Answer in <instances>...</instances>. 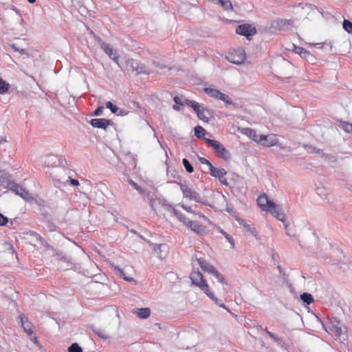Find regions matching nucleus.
I'll return each instance as SVG.
<instances>
[{
    "mask_svg": "<svg viewBox=\"0 0 352 352\" xmlns=\"http://www.w3.org/2000/svg\"><path fill=\"white\" fill-rule=\"evenodd\" d=\"M10 46L12 48V50H13L14 52H19L21 54H28V52L26 50L19 49L16 47V45L15 44H11Z\"/></svg>",
    "mask_w": 352,
    "mask_h": 352,
    "instance_id": "a18cd8bd",
    "label": "nucleus"
},
{
    "mask_svg": "<svg viewBox=\"0 0 352 352\" xmlns=\"http://www.w3.org/2000/svg\"><path fill=\"white\" fill-rule=\"evenodd\" d=\"M8 222V218L0 213V226L6 225Z\"/></svg>",
    "mask_w": 352,
    "mask_h": 352,
    "instance_id": "49530a36",
    "label": "nucleus"
},
{
    "mask_svg": "<svg viewBox=\"0 0 352 352\" xmlns=\"http://www.w3.org/2000/svg\"><path fill=\"white\" fill-rule=\"evenodd\" d=\"M264 331L267 333V335H268L271 338H272V339L274 340V341L275 342H276V341H278V340L279 338H278L276 335H275L274 333H273L272 332H271V331H268L267 328H265V329H264Z\"/></svg>",
    "mask_w": 352,
    "mask_h": 352,
    "instance_id": "09e8293b",
    "label": "nucleus"
},
{
    "mask_svg": "<svg viewBox=\"0 0 352 352\" xmlns=\"http://www.w3.org/2000/svg\"><path fill=\"white\" fill-rule=\"evenodd\" d=\"M329 329L334 333L337 336H340L342 333V329L338 325L331 324L329 327Z\"/></svg>",
    "mask_w": 352,
    "mask_h": 352,
    "instance_id": "c9c22d12",
    "label": "nucleus"
},
{
    "mask_svg": "<svg viewBox=\"0 0 352 352\" xmlns=\"http://www.w3.org/2000/svg\"><path fill=\"white\" fill-rule=\"evenodd\" d=\"M123 71H131L135 72L137 75L140 74H149L150 72L148 70L147 67L144 63H142L140 61L133 59L129 58L125 61V68H124V65H122Z\"/></svg>",
    "mask_w": 352,
    "mask_h": 352,
    "instance_id": "20e7f679",
    "label": "nucleus"
},
{
    "mask_svg": "<svg viewBox=\"0 0 352 352\" xmlns=\"http://www.w3.org/2000/svg\"><path fill=\"white\" fill-rule=\"evenodd\" d=\"M162 205L165 207L167 210H171L173 212V208H174L171 204H170L167 200L163 199L161 202Z\"/></svg>",
    "mask_w": 352,
    "mask_h": 352,
    "instance_id": "3c124183",
    "label": "nucleus"
},
{
    "mask_svg": "<svg viewBox=\"0 0 352 352\" xmlns=\"http://www.w3.org/2000/svg\"><path fill=\"white\" fill-rule=\"evenodd\" d=\"M19 318L21 320V326L23 328L24 331L30 336L33 334L32 323L29 322L28 319L22 315H21Z\"/></svg>",
    "mask_w": 352,
    "mask_h": 352,
    "instance_id": "aec40b11",
    "label": "nucleus"
},
{
    "mask_svg": "<svg viewBox=\"0 0 352 352\" xmlns=\"http://www.w3.org/2000/svg\"><path fill=\"white\" fill-rule=\"evenodd\" d=\"M95 333L102 339L107 340L109 338V336H107L104 332L100 330L95 331Z\"/></svg>",
    "mask_w": 352,
    "mask_h": 352,
    "instance_id": "de8ad7c7",
    "label": "nucleus"
},
{
    "mask_svg": "<svg viewBox=\"0 0 352 352\" xmlns=\"http://www.w3.org/2000/svg\"><path fill=\"white\" fill-rule=\"evenodd\" d=\"M190 278L192 281V284L198 287L217 305L225 309L228 312H230V310L214 296L212 292L210 291L208 284L199 270H193L190 274Z\"/></svg>",
    "mask_w": 352,
    "mask_h": 352,
    "instance_id": "f257e3e1",
    "label": "nucleus"
},
{
    "mask_svg": "<svg viewBox=\"0 0 352 352\" xmlns=\"http://www.w3.org/2000/svg\"><path fill=\"white\" fill-rule=\"evenodd\" d=\"M257 204L258 207L263 210V211H267L270 208V207H272L274 206V201L269 199L267 196L265 194L260 195L257 200Z\"/></svg>",
    "mask_w": 352,
    "mask_h": 352,
    "instance_id": "ddd939ff",
    "label": "nucleus"
},
{
    "mask_svg": "<svg viewBox=\"0 0 352 352\" xmlns=\"http://www.w3.org/2000/svg\"><path fill=\"white\" fill-rule=\"evenodd\" d=\"M294 52L307 61L311 60L314 58V56L309 51L302 47L294 45Z\"/></svg>",
    "mask_w": 352,
    "mask_h": 352,
    "instance_id": "dca6fc26",
    "label": "nucleus"
},
{
    "mask_svg": "<svg viewBox=\"0 0 352 352\" xmlns=\"http://www.w3.org/2000/svg\"><path fill=\"white\" fill-rule=\"evenodd\" d=\"M131 184L133 185V186L139 192H142V188L140 187L135 182L133 181H131Z\"/></svg>",
    "mask_w": 352,
    "mask_h": 352,
    "instance_id": "bf43d9fd",
    "label": "nucleus"
},
{
    "mask_svg": "<svg viewBox=\"0 0 352 352\" xmlns=\"http://www.w3.org/2000/svg\"><path fill=\"white\" fill-rule=\"evenodd\" d=\"M342 26L346 32L352 34V23L350 21L344 19L342 23Z\"/></svg>",
    "mask_w": 352,
    "mask_h": 352,
    "instance_id": "473e14b6",
    "label": "nucleus"
},
{
    "mask_svg": "<svg viewBox=\"0 0 352 352\" xmlns=\"http://www.w3.org/2000/svg\"><path fill=\"white\" fill-rule=\"evenodd\" d=\"M30 235H31V236H35V237H36V241H37L38 243H40V242L43 240V238L40 234H37V233H36V232H31Z\"/></svg>",
    "mask_w": 352,
    "mask_h": 352,
    "instance_id": "5fc2aeb1",
    "label": "nucleus"
},
{
    "mask_svg": "<svg viewBox=\"0 0 352 352\" xmlns=\"http://www.w3.org/2000/svg\"><path fill=\"white\" fill-rule=\"evenodd\" d=\"M331 256L336 257L332 261H330L332 264L338 265L339 264L340 261L344 257L343 253L339 250H333L331 252Z\"/></svg>",
    "mask_w": 352,
    "mask_h": 352,
    "instance_id": "5701e85b",
    "label": "nucleus"
},
{
    "mask_svg": "<svg viewBox=\"0 0 352 352\" xmlns=\"http://www.w3.org/2000/svg\"><path fill=\"white\" fill-rule=\"evenodd\" d=\"M91 34H94L95 40L100 45L101 49L109 56V57L112 59L122 69H123L122 65L119 63V55L116 50H114L109 44L104 42L101 38L95 35L92 31H91Z\"/></svg>",
    "mask_w": 352,
    "mask_h": 352,
    "instance_id": "39448f33",
    "label": "nucleus"
},
{
    "mask_svg": "<svg viewBox=\"0 0 352 352\" xmlns=\"http://www.w3.org/2000/svg\"><path fill=\"white\" fill-rule=\"evenodd\" d=\"M179 187L182 192L183 197L190 201L201 204L204 206H210L207 201H204L201 195L188 186L186 184L179 183Z\"/></svg>",
    "mask_w": 352,
    "mask_h": 352,
    "instance_id": "7ed1b4c3",
    "label": "nucleus"
},
{
    "mask_svg": "<svg viewBox=\"0 0 352 352\" xmlns=\"http://www.w3.org/2000/svg\"><path fill=\"white\" fill-rule=\"evenodd\" d=\"M204 91L210 97L217 100L219 99V95L221 94V91L219 90L210 87L204 88Z\"/></svg>",
    "mask_w": 352,
    "mask_h": 352,
    "instance_id": "b1692460",
    "label": "nucleus"
},
{
    "mask_svg": "<svg viewBox=\"0 0 352 352\" xmlns=\"http://www.w3.org/2000/svg\"><path fill=\"white\" fill-rule=\"evenodd\" d=\"M278 146L280 148V149L286 152H292L293 151V149L289 146H283L282 144H278Z\"/></svg>",
    "mask_w": 352,
    "mask_h": 352,
    "instance_id": "6e6d98bb",
    "label": "nucleus"
},
{
    "mask_svg": "<svg viewBox=\"0 0 352 352\" xmlns=\"http://www.w3.org/2000/svg\"><path fill=\"white\" fill-rule=\"evenodd\" d=\"M180 206L184 209L186 211H187L188 212H190V213H192L194 214H197L198 216L199 217H204L203 214H201V212H197L194 210H192V207L190 206H186L183 204H180Z\"/></svg>",
    "mask_w": 352,
    "mask_h": 352,
    "instance_id": "4c0bfd02",
    "label": "nucleus"
},
{
    "mask_svg": "<svg viewBox=\"0 0 352 352\" xmlns=\"http://www.w3.org/2000/svg\"><path fill=\"white\" fill-rule=\"evenodd\" d=\"M264 331L267 333V335H268L271 338H272V339L274 340V341L275 342H276V341H278V340L279 338H278L276 335H275L274 333H273L272 332H271V331H268L267 328H265V329H264Z\"/></svg>",
    "mask_w": 352,
    "mask_h": 352,
    "instance_id": "8fccbe9b",
    "label": "nucleus"
},
{
    "mask_svg": "<svg viewBox=\"0 0 352 352\" xmlns=\"http://www.w3.org/2000/svg\"><path fill=\"white\" fill-rule=\"evenodd\" d=\"M199 161L202 164H206L208 166V167H210V165H212L210 162H209L207 159L203 157H199Z\"/></svg>",
    "mask_w": 352,
    "mask_h": 352,
    "instance_id": "864d4df0",
    "label": "nucleus"
},
{
    "mask_svg": "<svg viewBox=\"0 0 352 352\" xmlns=\"http://www.w3.org/2000/svg\"><path fill=\"white\" fill-rule=\"evenodd\" d=\"M186 226L197 234H201L204 232V227L196 221L190 220L189 222H187Z\"/></svg>",
    "mask_w": 352,
    "mask_h": 352,
    "instance_id": "f3484780",
    "label": "nucleus"
},
{
    "mask_svg": "<svg viewBox=\"0 0 352 352\" xmlns=\"http://www.w3.org/2000/svg\"><path fill=\"white\" fill-rule=\"evenodd\" d=\"M184 104L190 107L196 113L198 118L205 122H209V118L213 117V111L207 107H204L202 104L195 100L186 99Z\"/></svg>",
    "mask_w": 352,
    "mask_h": 352,
    "instance_id": "f03ea898",
    "label": "nucleus"
},
{
    "mask_svg": "<svg viewBox=\"0 0 352 352\" xmlns=\"http://www.w3.org/2000/svg\"><path fill=\"white\" fill-rule=\"evenodd\" d=\"M222 285H228L225 278L215 269L212 274Z\"/></svg>",
    "mask_w": 352,
    "mask_h": 352,
    "instance_id": "7c9ffc66",
    "label": "nucleus"
},
{
    "mask_svg": "<svg viewBox=\"0 0 352 352\" xmlns=\"http://www.w3.org/2000/svg\"><path fill=\"white\" fill-rule=\"evenodd\" d=\"M68 352H82V349L78 343L75 342L68 348Z\"/></svg>",
    "mask_w": 352,
    "mask_h": 352,
    "instance_id": "e433bc0d",
    "label": "nucleus"
},
{
    "mask_svg": "<svg viewBox=\"0 0 352 352\" xmlns=\"http://www.w3.org/2000/svg\"><path fill=\"white\" fill-rule=\"evenodd\" d=\"M220 232L225 236V238L231 244L232 248H233L234 247V241L233 238L223 230H221Z\"/></svg>",
    "mask_w": 352,
    "mask_h": 352,
    "instance_id": "79ce46f5",
    "label": "nucleus"
},
{
    "mask_svg": "<svg viewBox=\"0 0 352 352\" xmlns=\"http://www.w3.org/2000/svg\"><path fill=\"white\" fill-rule=\"evenodd\" d=\"M278 271H279L280 275L285 276L284 270L280 265L278 266Z\"/></svg>",
    "mask_w": 352,
    "mask_h": 352,
    "instance_id": "774afa93",
    "label": "nucleus"
},
{
    "mask_svg": "<svg viewBox=\"0 0 352 352\" xmlns=\"http://www.w3.org/2000/svg\"><path fill=\"white\" fill-rule=\"evenodd\" d=\"M10 190L14 192L16 195L20 196L21 198H23L25 200H30L32 199V197L30 194L29 193L28 190L16 184L15 182L14 183H12L10 184Z\"/></svg>",
    "mask_w": 352,
    "mask_h": 352,
    "instance_id": "9d476101",
    "label": "nucleus"
},
{
    "mask_svg": "<svg viewBox=\"0 0 352 352\" xmlns=\"http://www.w3.org/2000/svg\"><path fill=\"white\" fill-rule=\"evenodd\" d=\"M205 141L215 151L217 155L225 160L230 159V152L217 140L206 138Z\"/></svg>",
    "mask_w": 352,
    "mask_h": 352,
    "instance_id": "423d86ee",
    "label": "nucleus"
},
{
    "mask_svg": "<svg viewBox=\"0 0 352 352\" xmlns=\"http://www.w3.org/2000/svg\"><path fill=\"white\" fill-rule=\"evenodd\" d=\"M235 32L237 34L244 36L248 39H250V36L256 34V30L255 27H253L252 25L248 23L238 25Z\"/></svg>",
    "mask_w": 352,
    "mask_h": 352,
    "instance_id": "6e6552de",
    "label": "nucleus"
},
{
    "mask_svg": "<svg viewBox=\"0 0 352 352\" xmlns=\"http://www.w3.org/2000/svg\"><path fill=\"white\" fill-rule=\"evenodd\" d=\"M104 110L102 106H99L92 113L93 116H100Z\"/></svg>",
    "mask_w": 352,
    "mask_h": 352,
    "instance_id": "603ef678",
    "label": "nucleus"
},
{
    "mask_svg": "<svg viewBox=\"0 0 352 352\" xmlns=\"http://www.w3.org/2000/svg\"><path fill=\"white\" fill-rule=\"evenodd\" d=\"M341 128L346 133L352 132V124L348 122H340Z\"/></svg>",
    "mask_w": 352,
    "mask_h": 352,
    "instance_id": "f704fd0d",
    "label": "nucleus"
},
{
    "mask_svg": "<svg viewBox=\"0 0 352 352\" xmlns=\"http://www.w3.org/2000/svg\"><path fill=\"white\" fill-rule=\"evenodd\" d=\"M278 345H279L280 347L282 348H286V343L283 341V339L280 338L278 339V341H276V342Z\"/></svg>",
    "mask_w": 352,
    "mask_h": 352,
    "instance_id": "13d9d810",
    "label": "nucleus"
},
{
    "mask_svg": "<svg viewBox=\"0 0 352 352\" xmlns=\"http://www.w3.org/2000/svg\"><path fill=\"white\" fill-rule=\"evenodd\" d=\"M137 316L142 319H146L150 316L151 310L149 308H140L135 311Z\"/></svg>",
    "mask_w": 352,
    "mask_h": 352,
    "instance_id": "393cba45",
    "label": "nucleus"
},
{
    "mask_svg": "<svg viewBox=\"0 0 352 352\" xmlns=\"http://www.w3.org/2000/svg\"><path fill=\"white\" fill-rule=\"evenodd\" d=\"M298 7H300V8H302V9H304L305 7H310V5H309V4H307V3L304 4V3H299V4L298 5Z\"/></svg>",
    "mask_w": 352,
    "mask_h": 352,
    "instance_id": "338daca9",
    "label": "nucleus"
},
{
    "mask_svg": "<svg viewBox=\"0 0 352 352\" xmlns=\"http://www.w3.org/2000/svg\"><path fill=\"white\" fill-rule=\"evenodd\" d=\"M245 52L243 48L239 47L230 52L227 59L229 62L235 65H241L245 60Z\"/></svg>",
    "mask_w": 352,
    "mask_h": 352,
    "instance_id": "0eeeda50",
    "label": "nucleus"
},
{
    "mask_svg": "<svg viewBox=\"0 0 352 352\" xmlns=\"http://www.w3.org/2000/svg\"><path fill=\"white\" fill-rule=\"evenodd\" d=\"M210 174L216 178H218L220 183L224 185H228L226 179L225 178V175L227 172L224 168H218L214 167L213 165H210L209 168Z\"/></svg>",
    "mask_w": 352,
    "mask_h": 352,
    "instance_id": "9b49d317",
    "label": "nucleus"
},
{
    "mask_svg": "<svg viewBox=\"0 0 352 352\" xmlns=\"http://www.w3.org/2000/svg\"><path fill=\"white\" fill-rule=\"evenodd\" d=\"M105 106L107 109H110L113 113H116L118 111V108L110 101L107 102Z\"/></svg>",
    "mask_w": 352,
    "mask_h": 352,
    "instance_id": "c03bdc74",
    "label": "nucleus"
},
{
    "mask_svg": "<svg viewBox=\"0 0 352 352\" xmlns=\"http://www.w3.org/2000/svg\"><path fill=\"white\" fill-rule=\"evenodd\" d=\"M124 279L128 282L135 283L136 280L132 277H124Z\"/></svg>",
    "mask_w": 352,
    "mask_h": 352,
    "instance_id": "e2e57ef3",
    "label": "nucleus"
},
{
    "mask_svg": "<svg viewBox=\"0 0 352 352\" xmlns=\"http://www.w3.org/2000/svg\"><path fill=\"white\" fill-rule=\"evenodd\" d=\"M278 139L276 138V135L274 134H269V135H260L258 139V144L261 145L270 147L275 145H278Z\"/></svg>",
    "mask_w": 352,
    "mask_h": 352,
    "instance_id": "1a4fd4ad",
    "label": "nucleus"
},
{
    "mask_svg": "<svg viewBox=\"0 0 352 352\" xmlns=\"http://www.w3.org/2000/svg\"><path fill=\"white\" fill-rule=\"evenodd\" d=\"M153 250L160 258L163 259L166 256L168 247L165 244H155Z\"/></svg>",
    "mask_w": 352,
    "mask_h": 352,
    "instance_id": "2eb2a0df",
    "label": "nucleus"
},
{
    "mask_svg": "<svg viewBox=\"0 0 352 352\" xmlns=\"http://www.w3.org/2000/svg\"><path fill=\"white\" fill-rule=\"evenodd\" d=\"M111 121L106 118H93L90 121L91 125L94 128L106 129Z\"/></svg>",
    "mask_w": 352,
    "mask_h": 352,
    "instance_id": "4468645a",
    "label": "nucleus"
},
{
    "mask_svg": "<svg viewBox=\"0 0 352 352\" xmlns=\"http://www.w3.org/2000/svg\"><path fill=\"white\" fill-rule=\"evenodd\" d=\"M300 299L305 302L306 305H309L314 302V298L311 294L309 293H303L300 295Z\"/></svg>",
    "mask_w": 352,
    "mask_h": 352,
    "instance_id": "bb28decb",
    "label": "nucleus"
},
{
    "mask_svg": "<svg viewBox=\"0 0 352 352\" xmlns=\"http://www.w3.org/2000/svg\"><path fill=\"white\" fill-rule=\"evenodd\" d=\"M240 223L243 226L244 228L247 232H249L254 235L256 234L255 229L252 228L249 224H247L245 222H244L243 220H241V222Z\"/></svg>",
    "mask_w": 352,
    "mask_h": 352,
    "instance_id": "37998d69",
    "label": "nucleus"
},
{
    "mask_svg": "<svg viewBox=\"0 0 352 352\" xmlns=\"http://www.w3.org/2000/svg\"><path fill=\"white\" fill-rule=\"evenodd\" d=\"M195 135L198 138H201L206 134V130L201 126H197L194 129Z\"/></svg>",
    "mask_w": 352,
    "mask_h": 352,
    "instance_id": "c756f323",
    "label": "nucleus"
},
{
    "mask_svg": "<svg viewBox=\"0 0 352 352\" xmlns=\"http://www.w3.org/2000/svg\"><path fill=\"white\" fill-rule=\"evenodd\" d=\"M267 212H270L273 215V217H274L279 221L283 222L285 221L286 216L283 212V208L280 206L276 205L274 202V206L270 207Z\"/></svg>",
    "mask_w": 352,
    "mask_h": 352,
    "instance_id": "f8f14e48",
    "label": "nucleus"
},
{
    "mask_svg": "<svg viewBox=\"0 0 352 352\" xmlns=\"http://www.w3.org/2000/svg\"><path fill=\"white\" fill-rule=\"evenodd\" d=\"M111 267L116 272V274L118 275L120 277L122 278L123 279L124 277H126L122 269H121L117 265H115L114 264H111Z\"/></svg>",
    "mask_w": 352,
    "mask_h": 352,
    "instance_id": "58836bf2",
    "label": "nucleus"
},
{
    "mask_svg": "<svg viewBox=\"0 0 352 352\" xmlns=\"http://www.w3.org/2000/svg\"><path fill=\"white\" fill-rule=\"evenodd\" d=\"M0 183L1 186H2L3 188L10 190V184L14 183V181L11 179L10 174L3 173L0 176Z\"/></svg>",
    "mask_w": 352,
    "mask_h": 352,
    "instance_id": "a211bd4d",
    "label": "nucleus"
},
{
    "mask_svg": "<svg viewBox=\"0 0 352 352\" xmlns=\"http://www.w3.org/2000/svg\"><path fill=\"white\" fill-rule=\"evenodd\" d=\"M10 84L0 78V94H5L8 91Z\"/></svg>",
    "mask_w": 352,
    "mask_h": 352,
    "instance_id": "cd10ccee",
    "label": "nucleus"
},
{
    "mask_svg": "<svg viewBox=\"0 0 352 352\" xmlns=\"http://www.w3.org/2000/svg\"><path fill=\"white\" fill-rule=\"evenodd\" d=\"M305 147H307L308 148V152H309V153H318V154H322V156L325 155V154L323 153L322 150L317 148L315 146H305Z\"/></svg>",
    "mask_w": 352,
    "mask_h": 352,
    "instance_id": "a19ab883",
    "label": "nucleus"
},
{
    "mask_svg": "<svg viewBox=\"0 0 352 352\" xmlns=\"http://www.w3.org/2000/svg\"><path fill=\"white\" fill-rule=\"evenodd\" d=\"M70 183L72 185L74 186H79L80 183L78 182V180L77 179H72V177H68Z\"/></svg>",
    "mask_w": 352,
    "mask_h": 352,
    "instance_id": "4d7b16f0",
    "label": "nucleus"
},
{
    "mask_svg": "<svg viewBox=\"0 0 352 352\" xmlns=\"http://www.w3.org/2000/svg\"><path fill=\"white\" fill-rule=\"evenodd\" d=\"M128 112L126 111V110H124V109H121L119 113H118V116H126L127 115Z\"/></svg>",
    "mask_w": 352,
    "mask_h": 352,
    "instance_id": "0e129e2a",
    "label": "nucleus"
},
{
    "mask_svg": "<svg viewBox=\"0 0 352 352\" xmlns=\"http://www.w3.org/2000/svg\"><path fill=\"white\" fill-rule=\"evenodd\" d=\"M43 246H44L46 249H47V250H52L54 249V248H53V247H52L51 245H50L47 242H46V243L43 245Z\"/></svg>",
    "mask_w": 352,
    "mask_h": 352,
    "instance_id": "69168bd1",
    "label": "nucleus"
},
{
    "mask_svg": "<svg viewBox=\"0 0 352 352\" xmlns=\"http://www.w3.org/2000/svg\"><path fill=\"white\" fill-rule=\"evenodd\" d=\"M197 261H198L199 265H200L201 268L204 272H206L212 274L213 273V271L215 270V268L213 265H210L209 263H208L206 261H205L203 258H198Z\"/></svg>",
    "mask_w": 352,
    "mask_h": 352,
    "instance_id": "412c9836",
    "label": "nucleus"
},
{
    "mask_svg": "<svg viewBox=\"0 0 352 352\" xmlns=\"http://www.w3.org/2000/svg\"><path fill=\"white\" fill-rule=\"evenodd\" d=\"M242 133L246 135L253 141L258 143L259 135H258L256 130L250 128H243L241 131Z\"/></svg>",
    "mask_w": 352,
    "mask_h": 352,
    "instance_id": "6ab92c4d",
    "label": "nucleus"
},
{
    "mask_svg": "<svg viewBox=\"0 0 352 352\" xmlns=\"http://www.w3.org/2000/svg\"><path fill=\"white\" fill-rule=\"evenodd\" d=\"M111 267L116 272V274L118 275L120 277L122 278L123 279L124 277H126L122 269H121L117 265H115L114 264H111Z\"/></svg>",
    "mask_w": 352,
    "mask_h": 352,
    "instance_id": "ea45409f",
    "label": "nucleus"
},
{
    "mask_svg": "<svg viewBox=\"0 0 352 352\" xmlns=\"http://www.w3.org/2000/svg\"><path fill=\"white\" fill-rule=\"evenodd\" d=\"M285 230H286V234L287 235L291 236V237H295V235L294 234H292L289 232V230H288V225L287 224H285Z\"/></svg>",
    "mask_w": 352,
    "mask_h": 352,
    "instance_id": "680f3d73",
    "label": "nucleus"
},
{
    "mask_svg": "<svg viewBox=\"0 0 352 352\" xmlns=\"http://www.w3.org/2000/svg\"><path fill=\"white\" fill-rule=\"evenodd\" d=\"M173 214L177 217V219L182 222L185 226L187 225V222H189V219L186 217L185 215H184L182 212H180L179 210L173 208Z\"/></svg>",
    "mask_w": 352,
    "mask_h": 352,
    "instance_id": "a878e982",
    "label": "nucleus"
},
{
    "mask_svg": "<svg viewBox=\"0 0 352 352\" xmlns=\"http://www.w3.org/2000/svg\"><path fill=\"white\" fill-rule=\"evenodd\" d=\"M218 100L223 101L226 104H233V102L230 98V97L228 95L223 94L222 92H221Z\"/></svg>",
    "mask_w": 352,
    "mask_h": 352,
    "instance_id": "72a5a7b5",
    "label": "nucleus"
},
{
    "mask_svg": "<svg viewBox=\"0 0 352 352\" xmlns=\"http://www.w3.org/2000/svg\"><path fill=\"white\" fill-rule=\"evenodd\" d=\"M219 5H220L225 10L229 11L233 10L232 4L229 0H221L219 3Z\"/></svg>",
    "mask_w": 352,
    "mask_h": 352,
    "instance_id": "c85d7f7f",
    "label": "nucleus"
},
{
    "mask_svg": "<svg viewBox=\"0 0 352 352\" xmlns=\"http://www.w3.org/2000/svg\"><path fill=\"white\" fill-rule=\"evenodd\" d=\"M174 102L176 104L183 105L180 98L178 96H175L173 98Z\"/></svg>",
    "mask_w": 352,
    "mask_h": 352,
    "instance_id": "052dcab7",
    "label": "nucleus"
},
{
    "mask_svg": "<svg viewBox=\"0 0 352 352\" xmlns=\"http://www.w3.org/2000/svg\"><path fill=\"white\" fill-rule=\"evenodd\" d=\"M182 164H183L186 170L188 173H192L194 171V168H193L192 165L190 164V162L186 158H184L182 160Z\"/></svg>",
    "mask_w": 352,
    "mask_h": 352,
    "instance_id": "2f4dec72",
    "label": "nucleus"
},
{
    "mask_svg": "<svg viewBox=\"0 0 352 352\" xmlns=\"http://www.w3.org/2000/svg\"><path fill=\"white\" fill-rule=\"evenodd\" d=\"M63 161L65 160L62 157L51 155L48 159V166L50 165V163L55 166H63Z\"/></svg>",
    "mask_w": 352,
    "mask_h": 352,
    "instance_id": "4be33fe9",
    "label": "nucleus"
}]
</instances>
